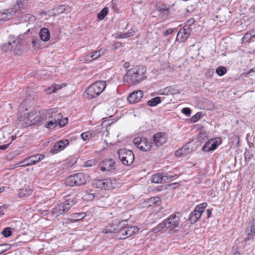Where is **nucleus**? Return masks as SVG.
Returning <instances> with one entry per match:
<instances>
[{"instance_id":"2","label":"nucleus","mask_w":255,"mask_h":255,"mask_svg":"<svg viewBox=\"0 0 255 255\" xmlns=\"http://www.w3.org/2000/svg\"><path fill=\"white\" fill-rule=\"evenodd\" d=\"M145 70L137 67L128 70L124 76V81L129 85L139 83L146 78Z\"/></svg>"},{"instance_id":"55","label":"nucleus","mask_w":255,"mask_h":255,"mask_svg":"<svg viewBox=\"0 0 255 255\" xmlns=\"http://www.w3.org/2000/svg\"><path fill=\"white\" fill-rule=\"evenodd\" d=\"M179 185H180V184L179 183L175 182V183L169 184L168 186H169V187H172V186H178Z\"/></svg>"},{"instance_id":"37","label":"nucleus","mask_w":255,"mask_h":255,"mask_svg":"<svg viewBox=\"0 0 255 255\" xmlns=\"http://www.w3.org/2000/svg\"><path fill=\"white\" fill-rule=\"evenodd\" d=\"M127 228L128 230V237L132 236L139 230V228L137 226L127 227Z\"/></svg>"},{"instance_id":"14","label":"nucleus","mask_w":255,"mask_h":255,"mask_svg":"<svg viewBox=\"0 0 255 255\" xmlns=\"http://www.w3.org/2000/svg\"><path fill=\"white\" fill-rule=\"evenodd\" d=\"M153 142L156 146L164 144L167 140L166 134L164 132H159L153 136Z\"/></svg>"},{"instance_id":"19","label":"nucleus","mask_w":255,"mask_h":255,"mask_svg":"<svg viewBox=\"0 0 255 255\" xmlns=\"http://www.w3.org/2000/svg\"><path fill=\"white\" fill-rule=\"evenodd\" d=\"M143 95L141 90H137L131 93L128 97V101L131 104L135 103L140 101Z\"/></svg>"},{"instance_id":"15","label":"nucleus","mask_w":255,"mask_h":255,"mask_svg":"<svg viewBox=\"0 0 255 255\" xmlns=\"http://www.w3.org/2000/svg\"><path fill=\"white\" fill-rule=\"evenodd\" d=\"M100 167L103 172L110 171L115 168V162L113 159H106L100 163Z\"/></svg>"},{"instance_id":"60","label":"nucleus","mask_w":255,"mask_h":255,"mask_svg":"<svg viewBox=\"0 0 255 255\" xmlns=\"http://www.w3.org/2000/svg\"><path fill=\"white\" fill-rule=\"evenodd\" d=\"M4 190V187L1 186L0 187V193L2 192Z\"/></svg>"},{"instance_id":"11","label":"nucleus","mask_w":255,"mask_h":255,"mask_svg":"<svg viewBox=\"0 0 255 255\" xmlns=\"http://www.w3.org/2000/svg\"><path fill=\"white\" fill-rule=\"evenodd\" d=\"M44 155L40 154H37L33 155L28 158H26L25 160L21 161L19 163H18L14 165V167L19 166L21 164L23 163V164L21 165L22 166H28L34 165L44 159Z\"/></svg>"},{"instance_id":"32","label":"nucleus","mask_w":255,"mask_h":255,"mask_svg":"<svg viewBox=\"0 0 255 255\" xmlns=\"http://www.w3.org/2000/svg\"><path fill=\"white\" fill-rule=\"evenodd\" d=\"M52 13L54 15H59L62 13L65 10V5H61L57 7L54 8L52 10Z\"/></svg>"},{"instance_id":"6","label":"nucleus","mask_w":255,"mask_h":255,"mask_svg":"<svg viewBox=\"0 0 255 255\" xmlns=\"http://www.w3.org/2000/svg\"><path fill=\"white\" fill-rule=\"evenodd\" d=\"M118 155L120 160L125 165H131L134 160V154L130 150L120 149L118 151Z\"/></svg>"},{"instance_id":"29","label":"nucleus","mask_w":255,"mask_h":255,"mask_svg":"<svg viewBox=\"0 0 255 255\" xmlns=\"http://www.w3.org/2000/svg\"><path fill=\"white\" fill-rule=\"evenodd\" d=\"M162 176L163 179L165 182H170L173 181L178 177V176L176 174L172 175L168 173H163Z\"/></svg>"},{"instance_id":"47","label":"nucleus","mask_w":255,"mask_h":255,"mask_svg":"<svg viewBox=\"0 0 255 255\" xmlns=\"http://www.w3.org/2000/svg\"><path fill=\"white\" fill-rule=\"evenodd\" d=\"M182 112L186 116H189L191 114V110L190 108H184L182 110Z\"/></svg>"},{"instance_id":"35","label":"nucleus","mask_w":255,"mask_h":255,"mask_svg":"<svg viewBox=\"0 0 255 255\" xmlns=\"http://www.w3.org/2000/svg\"><path fill=\"white\" fill-rule=\"evenodd\" d=\"M165 227H166L165 221L159 224L155 227L152 229V231L154 233H157L163 229Z\"/></svg>"},{"instance_id":"46","label":"nucleus","mask_w":255,"mask_h":255,"mask_svg":"<svg viewBox=\"0 0 255 255\" xmlns=\"http://www.w3.org/2000/svg\"><path fill=\"white\" fill-rule=\"evenodd\" d=\"M96 164V161L94 159L89 160L84 163L85 167H91Z\"/></svg>"},{"instance_id":"31","label":"nucleus","mask_w":255,"mask_h":255,"mask_svg":"<svg viewBox=\"0 0 255 255\" xmlns=\"http://www.w3.org/2000/svg\"><path fill=\"white\" fill-rule=\"evenodd\" d=\"M163 179L162 173L160 175L159 174H156L152 175L151 177V182L154 183H162Z\"/></svg>"},{"instance_id":"20","label":"nucleus","mask_w":255,"mask_h":255,"mask_svg":"<svg viewBox=\"0 0 255 255\" xmlns=\"http://www.w3.org/2000/svg\"><path fill=\"white\" fill-rule=\"evenodd\" d=\"M103 53H104L102 52V49L95 51L93 53H90L85 56L84 60L85 62L87 63L91 62L93 60L96 59L100 57Z\"/></svg>"},{"instance_id":"49","label":"nucleus","mask_w":255,"mask_h":255,"mask_svg":"<svg viewBox=\"0 0 255 255\" xmlns=\"http://www.w3.org/2000/svg\"><path fill=\"white\" fill-rule=\"evenodd\" d=\"M251 232L255 234V219H253L251 222Z\"/></svg>"},{"instance_id":"18","label":"nucleus","mask_w":255,"mask_h":255,"mask_svg":"<svg viewBox=\"0 0 255 255\" xmlns=\"http://www.w3.org/2000/svg\"><path fill=\"white\" fill-rule=\"evenodd\" d=\"M69 141L67 139L62 140L57 142L51 149L52 154H56L59 151L64 149L68 145Z\"/></svg>"},{"instance_id":"33","label":"nucleus","mask_w":255,"mask_h":255,"mask_svg":"<svg viewBox=\"0 0 255 255\" xmlns=\"http://www.w3.org/2000/svg\"><path fill=\"white\" fill-rule=\"evenodd\" d=\"M108 11V8L107 7H104L98 13V18L100 20L104 19L105 16L107 15Z\"/></svg>"},{"instance_id":"59","label":"nucleus","mask_w":255,"mask_h":255,"mask_svg":"<svg viewBox=\"0 0 255 255\" xmlns=\"http://www.w3.org/2000/svg\"><path fill=\"white\" fill-rule=\"evenodd\" d=\"M129 67V63L128 62H126L124 64V67L127 68Z\"/></svg>"},{"instance_id":"43","label":"nucleus","mask_w":255,"mask_h":255,"mask_svg":"<svg viewBox=\"0 0 255 255\" xmlns=\"http://www.w3.org/2000/svg\"><path fill=\"white\" fill-rule=\"evenodd\" d=\"M58 126H59L61 127H64L67 123H68V119L67 118H60V120L58 121Z\"/></svg>"},{"instance_id":"9","label":"nucleus","mask_w":255,"mask_h":255,"mask_svg":"<svg viewBox=\"0 0 255 255\" xmlns=\"http://www.w3.org/2000/svg\"><path fill=\"white\" fill-rule=\"evenodd\" d=\"M133 142L138 148L143 151H149L152 147V143L146 138L137 137Z\"/></svg>"},{"instance_id":"23","label":"nucleus","mask_w":255,"mask_h":255,"mask_svg":"<svg viewBox=\"0 0 255 255\" xmlns=\"http://www.w3.org/2000/svg\"><path fill=\"white\" fill-rule=\"evenodd\" d=\"M39 36L41 41H48L50 36L49 30L46 28H41L39 32Z\"/></svg>"},{"instance_id":"36","label":"nucleus","mask_w":255,"mask_h":255,"mask_svg":"<svg viewBox=\"0 0 255 255\" xmlns=\"http://www.w3.org/2000/svg\"><path fill=\"white\" fill-rule=\"evenodd\" d=\"M75 178H74L73 175L68 176L65 180V184L69 186H77L76 182H74Z\"/></svg>"},{"instance_id":"3","label":"nucleus","mask_w":255,"mask_h":255,"mask_svg":"<svg viewBox=\"0 0 255 255\" xmlns=\"http://www.w3.org/2000/svg\"><path fill=\"white\" fill-rule=\"evenodd\" d=\"M105 81H98L90 85L86 90L87 98L92 99L100 95L106 87Z\"/></svg>"},{"instance_id":"27","label":"nucleus","mask_w":255,"mask_h":255,"mask_svg":"<svg viewBox=\"0 0 255 255\" xmlns=\"http://www.w3.org/2000/svg\"><path fill=\"white\" fill-rule=\"evenodd\" d=\"M124 221V224H123V227H120L119 229V231H118V233L120 235V236H127L126 237H121V238H123V239H126L128 237V230H127V227H126V221Z\"/></svg>"},{"instance_id":"24","label":"nucleus","mask_w":255,"mask_h":255,"mask_svg":"<svg viewBox=\"0 0 255 255\" xmlns=\"http://www.w3.org/2000/svg\"><path fill=\"white\" fill-rule=\"evenodd\" d=\"M73 176L74 178H75L74 182H76L77 186H80L86 183V179L82 173L74 174Z\"/></svg>"},{"instance_id":"51","label":"nucleus","mask_w":255,"mask_h":255,"mask_svg":"<svg viewBox=\"0 0 255 255\" xmlns=\"http://www.w3.org/2000/svg\"><path fill=\"white\" fill-rule=\"evenodd\" d=\"M9 144L10 143H8V144H5L0 145V150H4L6 149L8 147Z\"/></svg>"},{"instance_id":"58","label":"nucleus","mask_w":255,"mask_h":255,"mask_svg":"<svg viewBox=\"0 0 255 255\" xmlns=\"http://www.w3.org/2000/svg\"><path fill=\"white\" fill-rule=\"evenodd\" d=\"M249 32L250 33L252 37L255 36V30H252Z\"/></svg>"},{"instance_id":"63","label":"nucleus","mask_w":255,"mask_h":255,"mask_svg":"<svg viewBox=\"0 0 255 255\" xmlns=\"http://www.w3.org/2000/svg\"><path fill=\"white\" fill-rule=\"evenodd\" d=\"M234 255H239V254L236 253V254H235Z\"/></svg>"},{"instance_id":"16","label":"nucleus","mask_w":255,"mask_h":255,"mask_svg":"<svg viewBox=\"0 0 255 255\" xmlns=\"http://www.w3.org/2000/svg\"><path fill=\"white\" fill-rule=\"evenodd\" d=\"M124 224V221L116 222L115 223L109 224L103 230V232L105 234L113 233L118 232L120 227H123Z\"/></svg>"},{"instance_id":"17","label":"nucleus","mask_w":255,"mask_h":255,"mask_svg":"<svg viewBox=\"0 0 255 255\" xmlns=\"http://www.w3.org/2000/svg\"><path fill=\"white\" fill-rule=\"evenodd\" d=\"M21 39L19 38H14L12 41H9L7 43H4L2 46L1 49L5 52L11 51L14 49L15 47L20 45Z\"/></svg>"},{"instance_id":"50","label":"nucleus","mask_w":255,"mask_h":255,"mask_svg":"<svg viewBox=\"0 0 255 255\" xmlns=\"http://www.w3.org/2000/svg\"><path fill=\"white\" fill-rule=\"evenodd\" d=\"M173 32V29L172 28H168L166 31L164 32V35L167 36L170 34H171Z\"/></svg>"},{"instance_id":"42","label":"nucleus","mask_w":255,"mask_h":255,"mask_svg":"<svg viewBox=\"0 0 255 255\" xmlns=\"http://www.w3.org/2000/svg\"><path fill=\"white\" fill-rule=\"evenodd\" d=\"M18 154L17 151H13L9 153L6 156V158L8 160H11L14 159Z\"/></svg>"},{"instance_id":"44","label":"nucleus","mask_w":255,"mask_h":255,"mask_svg":"<svg viewBox=\"0 0 255 255\" xmlns=\"http://www.w3.org/2000/svg\"><path fill=\"white\" fill-rule=\"evenodd\" d=\"M63 85H64V86H66L65 84H62V85H60V84H53L51 86V88H53V91L52 92H55L57 90H59L60 89H61L63 87Z\"/></svg>"},{"instance_id":"45","label":"nucleus","mask_w":255,"mask_h":255,"mask_svg":"<svg viewBox=\"0 0 255 255\" xmlns=\"http://www.w3.org/2000/svg\"><path fill=\"white\" fill-rule=\"evenodd\" d=\"M202 118V114L201 113H197L196 114H195L194 116H193L192 117V121L193 122H195L199 120H200Z\"/></svg>"},{"instance_id":"38","label":"nucleus","mask_w":255,"mask_h":255,"mask_svg":"<svg viewBox=\"0 0 255 255\" xmlns=\"http://www.w3.org/2000/svg\"><path fill=\"white\" fill-rule=\"evenodd\" d=\"M160 201V199L158 196H155L153 197H151L148 199L147 200V202L149 204V206H151L152 205L157 204Z\"/></svg>"},{"instance_id":"7","label":"nucleus","mask_w":255,"mask_h":255,"mask_svg":"<svg viewBox=\"0 0 255 255\" xmlns=\"http://www.w3.org/2000/svg\"><path fill=\"white\" fill-rule=\"evenodd\" d=\"M207 206V203H202L196 206L195 209L190 215L189 221L191 224L195 223L201 217L203 211Z\"/></svg>"},{"instance_id":"64","label":"nucleus","mask_w":255,"mask_h":255,"mask_svg":"<svg viewBox=\"0 0 255 255\" xmlns=\"http://www.w3.org/2000/svg\"><path fill=\"white\" fill-rule=\"evenodd\" d=\"M176 187L175 186H174V187H172L171 188H175Z\"/></svg>"},{"instance_id":"57","label":"nucleus","mask_w":255,"mask_h":255,"mask_svg":"<svg viewBox=\"0 0 255 255\" xmlns=\"http://www.w3.org/2000/svg\"><path fill=\"white\" fill-rule=\"evenodd\" d=\"M23 0H17L16 3L20 7L21 5H23Z\"/></svg>"},{"instance_id":"4","label":"nucleus","mask_w":255,"mask_h":255,"mask_svg":"<svg viewBox=\"0 0 255 255\" xmlns=\"http://www.w3.org/2000/svg\"><path fill=\"white\" fill-rule=\"evenodd\" d=\"M76 202V201L74 197H69L66 199L63 203L57 205L53 208L52 212L56 216L63 214L68 212Z\"/></svg>"},{"instance_id":"10","label":"nucleus","mask_w":255,"mask_h":255,"mask_svg":"<svg viewBox=\"0 0 255 255\" xmlns=\"http://www.w3.org/2000/svg\"><path fill=\"white\" fill-rule=\"evenodd\" d=\"M93 185L100 189L111 190L115 188L113 180L110 178L96 180L93 182Z\"/></svg>"},{"instance_id":"21","label":"nucleus","mask_w":255,"mask_h":255,"mask_svg":"<svg viewBox=\"0 0 255 255\" xmlns=\"http://www.w3.org/2000/svg\"><path fill=\"white\" fill-rule=\"evenodd\" d=\"M187 26L188 25H186L184 28L181 29L177 33V37L179 38H180L182 42H184L190 35V28H186Z\"/></svg>"},{"instance_id":"53","label":"nucleus","mask_w":255,"mask_h":255,"mask_svg":"<svg viewBox=\"0 0 255 255\" xmlns=\"http://www.w3.org/2000/svg\"><path fill=\"white\" fill-rule=\"evenodd\" d=\"M45 90L47 92V93L49 94H51L54 93V92H52L53 88H51V86L49 87V88H48Z\"/></svg>"},{"instance_id":"30","label":"nucleus","mask_w":255,"mask_h":255,"mask_svg":"<svg viewBox=\"0 0 255 255\" xmlns=\"http://www.w3.org/2000/svg\"><path fill=\"white\" fill-rule=\"evenodd\" d=\"M160 103V98L159 97H156L148 101L147 105L150 107H155Z\"/></svg>"},{"instance_id":"8","label":"nucleus","mask_w":255,"mask_h":255,"mask_svg":"<svg viewBox=\"0 0 255 255\" xmlns=\"http://www.w3.org/2000/svg\"><path fill=\"white\" fill-rule=\"evenodd\" d=\"M181 217V214L179 212H176L169 217L165 222L166 227L170 231L173 230L179 227L180 225V220Z\"/></svg>"},{"instance_id":"39","label":"nucleus","mask_w":255,"mask_h":255,"mask_svg":"<svg viewBox=\"0 0 255 255\" xmlns=\"http://www.w3.org/2000/svg\"><path fill=\"white\" fill-rule=\"evenodd\" d=\"M216 71L219 76H222L227 72V69L224 66H219L217 68Z\"/></svg>"},{"instance_id":"13","label":"nucleus","mask_w":255,"mask_h":255,"mask_svg":"<svg viewBox=\"0 0 255 255\" xmlns=\"http://www.w3.org/2000/svg\"><path fill=\"white\" fill-rule=\"evenodd\" d=\"M222 143L221 138H213L207 142L202 148L203 151L209 152L215 150Z\"/></svg>"},{"instance_id":"56","label":"nucleus","mask_w":255,"mask_h":255,"mask_svg":"<svg viewBox=\"0 0 255 255\" xmlns=\"http://www.w3.org/2000/svg\"><path fill=\"white\" fill-rule=\"evenodd\" d=\"M87 195L89 196V199L90 200L93 199L95 197L94 194L92 193H89L87 194Z\"/></svg>"},{"instance_id":"28","label":"nucleus","mask_w":255,"mask_h":255,"mask_svg":"<svg viewBox=\"0 0 255 255\" xmlns=\"http://www.w3.org/2000/svg\"><path fill=\"white\" fill-rule=\"evenodd\" d=\"M135 33V31L132 28L129 29L127 32L121 33L118 36L119 38H127L133 36Z\"/></svg>"},{"instance_id":"26","label":"nucleus","mask_w":255,"mask_h":255,"mask_svg":"<svg viewBox=\"0 0 255 255\" xmlns=\"http://www.w3.org/2000/svg\"><path fill=\"white\" fill-rule=\"evenodd\" d=\"M86 216L84 212L74 213L71 215L70 220L72 222H76L83 219Z\"/></svg>"},{"instance_id":"41","label":"nucleus","mask_w":255,"mask_h":255,"mask_svg":"<svg viewBox=\"0 0 255 255\" xmlns=\"http://www.w3.org/2000/svg\"><path fill=\"white\" fill-rule=\"evenodd\" d=\"M11 231L10 228H4L1 232V234L5 237H8L11 235Z\"/></svg>"},{"instance_id":"5","label":"nucleus","mask_w":255,"mask_h":255,"mask_svg":"<svg viewBox=\"0 0 255 255\" xmlns=\"http://www.w3.org/2000/svg\"><path fill=\"white\" fill-rule=\"evenodd\" d=\"M50 114H49V118L45 121L44 127L48 129H53L58 126V121L62 118V115L59 113H57L56 110L54 109H50Z\"/></svg>"},{"instance_id":"61","label":"nucleus","mask_w":255,"mask_h":255,"mask_svg":"<svg viewBox=\"0 0 255 255\" xmlns=\"http://www.w3.org/2000/svg\"><path fill=\"white\" fill-rule=\"evenodd\" d=\"M4 215V213L3 212L0 211V217H2Z\"/></svg>"},{"instance_id":"52","label":"nucleus","mask_w":255,"mask_h":255,"mask_svg":"<svg viewBox=\"0 0 255 255\" xmlns=\"http://www.w3.org/2000/svg\"><path fill=\"white\" fill-rule=\"evenodd\" d=\"M114 46L116 49H118L122 46V43L120 42H117L115 43Z\"/></svg>"},{"instance_id":"54","label":"nucleus","mask_w":255,"mask_h":255,"mask_svg":"<svg viewBox=\"0 0 255 255\" xmlns=\"http://www.w3.org/2000/svg\"><path fill=\"white\" fill-rule=\"evenodd\" d=\"M207 213V218H209L211 217V214H212V210L210 209H208L206 211Z\"/></svg>"},{"instance_id":"1","label":"nucleus","mask_w":255,"mask_h":255,"mask_svg":"<svg viewBox=\"0 0 255 255\" xmlns=\"http://www.w3.org/2000/svg\"><path fill=\"white\" fill-rule=\"evenodd\" d=\"M51 110L50 109L44 111H34L30 113L25 114L18 117V120L22 122L23 127L30 126L36 124H41L45 122L49 118Z\"/></svg>"},{"instance_id":"25","label":"nucleus","mask_w":255,"mask_h":255,"mask_svg":"<svg viewBox=\"0 0 255 255\" xmlns=\"http://www.w3.org/2000/svg\"><path fill=\"white\" fill-rule=\"evenodd\" d=\"M97 133L94 130H90L83 132L81 134V138L84 140H88L92 138L95 137L97 136Z\"/></svg>"},{"instance_id":"22","label":"nucleus","mask_w":255,"mask_h":255,"mask_svg":"<svg viewBox=\"0 0 255 255\" xmlns=\"http://www.w3.org/2000/svg\"><path fill=\"white\" fill-rule=\"evenodd\" d=\"M170 7V5H167L164 3H162L157 5L156 9L158 11L160 12L161 14L167 16L169 14V8Z\"/></svg>"},{"instance_id":"12","label":"nucleus","mask_w":255,"mask_h":255,"mask_svg":"<svg viewBox=\"0 0 255 255\" xmlns=\"http://www.w3.org/2000/svg\"><path fill=\"white\" fill-rule=\"evenodd\" d=\"M195 150V147L193 146V143L192 142H189L183 147L178 149L175 152V154L176 156L179 157L185 156L190 154Z\"/></svg>"},{"instance_id":"34","label":"nucleus","mask_w":255,"mask_h":255,"mask_svg":"<svg viewBox=\"0 0 255 255\" xmlns=\"http://www.w3.org/2000/svg\"><path fill=\"white\" fill-rule=\"evenodd\" d=\"M41 39H39L38 37H34L32 40V45L33 48L35 50L39 48L41 46Z\"/></svg>"},{"instance_id":"48","label":"nucleus","mask_w":255,"mask_h":255,"mask_svg":"<svg viewBox=\"0 0 255 255\" xmlns=\"http://www.w3.org/2000/svg\"><path fill=\"white\" fill-rule=\"evenodd\" d=\"M252 37L250 33L249 32H247L245 34V35L243 36L242 39L243 41H249L251 39Z\"/></svg>"},{"instance_id":"40","label":"nucleus","mask_w":255,"mask_h":255,"mask_svg":"<svg viewBox=\"0 0 255 255\" xmlns=\"http://www.w3.org/2000/svg\"><path fill=\"white\" fill-rule=\"evenodd\" d=\"M11 245L10 244H0V254L9 250L11 248Z\"/></svg>"},{"instance_id":"62","label":"nucleus","mask_w":255,"mask_h":255,"mask_svg":"<svg viewBox=\"0 0 255 255\" xmlns=\"http://www.w3.org/2000/svg\"><path fill=\"white\" fill-rule=\"evenodd\" d=\"M189 22H192V23H193V22L194 21V20L193 19H190V20H189Z\"/></svg>"}]
</instances>
